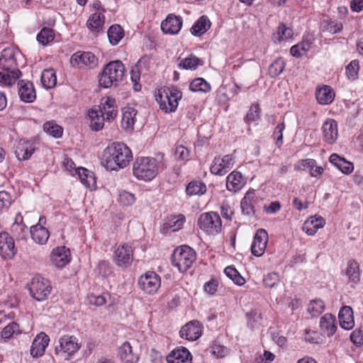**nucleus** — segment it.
I'll list each match as a JSON object with an SVG mask.
<instances>
[{"instance_id":"57","label":"nucleus","mask_w":363,"mask_h":363,"mask_svg":"<svg viewBox=\"0 0 363 363\" xmlns=\"http://www.w3.org/2000/svg\"><path fill=\"white\" fill-rule=\"evenodd\" d=\"M285 129L284 122L282 121L277 125L275 127L272 137L275 141V144L278 147H280L283 143V131Z\"/></svg>"},{"instance_id":"37","label":"nucleus","mask_w":363,"mask_h":363,"mask_svg":"<svg viewBox=\"0 0 363 363\" xmlns=\"http://www.w3.org/2000/svg\"><path fill=\"white\" fill-rule=\"evenodd\" d=\"M315 95L318 102L322 105L331 104L335 97V93L329 86H324L318 89Z\"/></svg>"},{"instance_id":"23","label":"nucleus","mask_w":363,"mask_h":363,"mask_svg":"<svg viewBox=\"0 0 363 363\" xmlns=\"http://www.w3.org/2000/svg\"><path fill=\"white\" fill-rule=\"evenodd\" d=\"M257 202V197L256 196L254 190L248 191L245 194L240 202V208L242 214L252 216L255 213V204Z\"/></svg>"},{"instance_id":"2","label":"nucleus","mask_w":363,"mask_h":363,"mask_svg":"<svg viewBox=\"0 0 363 363\" xmlns=\"http://www.w3.org/2000/svg\"><path fill=\"white\" fill-rule=\"evenodd\" d=\"M124 74L125 67L122 62L111 61L104 67L99 79V85L106 89L117 86L122 81Z\"/></svg>"},{"instance_id":"46","label":"nucleus","mask_w":363,"mask_h":363,"mask_svg":"<svg viewBox=\"0 0 363 363\" xmlns=\"http://www.w3.org/2000/svg\"><path fill=\"white\" fill-rule=\"evenodd\" d=\"M189 89L192 91L207 93L211 91V86L204 79L196 78L190 83Z\"/></svg>"},{"instance_id":"30","label":"nucleus","mask_w":363,"mask_h":363,"mask_svg":"<svg viewBox=\"0 0 363 363\" xmlns=\"http://www.w3.org/2000/svg\"><path fill=\"white\" fill-rule=\"evenodd\" d=\"M325 223L323 217L311 216L304 222L302 230L308 235H314L318 229L324 227Z\"/></svg>"},{"instance_id":"48","label":"nucleus","mask_w":363,"mask_h":363,"mask_svg":"<svg viewBox=\"0 0 363 363\" xmlns=\"http://www.w3.org/2000/svg\"><path fill=\"white\" fill-rule=\"evenodd\" d=\"M184 222V216L182 214L173 216L169 219L168 222L165 223V228L169 229L172 232L178 231L182 228Z\"/></svg>"},{"instance_id":"32","label":"nucleus","mask_w":363,"mask_h":363,"mask_svg":"<svg viewBox=\"0 0 363 363\" xmlns=\"http://www.w3.org/2000/svg\"><path fill=\"white\" fill-rule=\"evenodd\" d=\"M329 161L343 174H349L353 169V164L347 161L345 158L340 157L337 154L333 153L330 156Z\"/></svg>"},{"instance_id":"29","label":"nucleus","mask_w":363,"mask_h":363,"mask_svg":"<svg viewBox=\"0 0 363 363\" xmlns=\"http://www.w3.org/2000/svg\"><path fill=\"white\" fill-rule=\"evenodd\" d=\"M120 358L124 363H137L139 360V354L133 350L128 342H125L118 350Z\"/></svg>"},{"instance_id":"40","label":"nucleus","mask_w":363,"mask_h":363,"mask_svg":"<svg viewBox=\"0 0 363 363\" xmlns=\"http://www.w3.org/2000/svg\"><path fill=\"white\" fill-rule=\"evenodd\" d=\"M30 233L33 241L38 245H45L50 237V232L46 228H30Z\"/></svg>"},{"instance_id":"62","label":"nucleus","mask_w":363,"mask_h":363,"mask_svg":"<svg viewBox=\"0 0 363 363\" xmlns=\"http://www.w3.org/2000/svg\"><path fill=\"white\" fill-rule=\"evenodd\" d=\"M211 352L218 358H222L227 355L228 350L218 342H214L211 346Z\"/></svg>"},{"instance_id":"14","label":"nucleus","mask_w":363,"mask_h":363,"mask_svg":"<svg viewBox=\"0 0 363 363\" xmlns=\"http://www.w3.org/2000/svg\"><path fill=\"white\" fill-rule=\"evenodd\" d=\"M268 233L262 228L257 230L251 246L252 254L256 257L262 256L268 242Z\"/></svg>"},{"instance_id":"63","label":"nucleus","mask_w":363,"mask_h":363,"mask_svg":"<svg viewBox=\"0 0 363 363\" xmlns=\"http://www.w3.org/2000/svg\"><path fill=\"white\" fill-rule=\"evenodd\" d=\"M12 202V196L8 191H0V211L9 208Z\"/></svg>"},{"instance_id":"42","label":"nucleus","mask_w":363,"mask_h":363,"mask_svg":"<svg viewBox=\"0 0 363 363\" xmlns=\"http://www.w3.org/2000/svg\"><path fill=\"white\" fill-rule=\"evenodd\" d=\"M107 35L111 45H117L124 36L122 27L118 24L112 25L108 30Z\"/></svg>"},{"instance_id":"33","label":"nucleus","mask_w":363,"mask_h":363,"mask_svg":"<svg viewBox=\"0 0 363 363\" xmlns=\"http://www.w3.org/2000/svg\"><path fill=\"white\" fill-rule=\"evenodd\" d=\"M335 317L330 313L325 314L320 320V327L327 336H332L336 330Z\"/></svg>"},{"instance_id":"59","label":"nucleus","mask_w":363,"mask_h":363,"mask_svg":"<svg viewBox=\"0 0 363 363\" xmlns=\"http://www.w3.org/2000/svg\"><path fill=\"white\" fill-rule=\"evenodd\" d=\"M280 278L278 273L270 272L263 278V284L266 287L272 288L279 283Z\"/></svg>"},{"instance_id":"34","label":"nucleus","mask_w":363,"mask_h":363,"mask_svg":"<svg viewBox=\"0 0 363 363\" xmlns=\"http://www.w3.org/2000/svg\"><path fill=\"white\" fill-rule=\"evenodd\" d=\"M211 26L209 18L206 16H201L194 23L190 29L191 33L194 36H201L204 34Z\"/></svg>"},{"instance_id":"50","label":"nucleus","mask_w":363,"mask_h":363,"mask_svg":"<svg viewBox=\"0 0 363 363\" xmlns=\"http://www.w3.org/2000/svg\"><path fill=\"white\" fill-rule=\"evenodd\" d=\"M225 274L235 284L242 286L245 279L240 275L238 271L232 266H228L224 269Z\"/></svg>"},{"instance_id":"3","label":"nucleus","mask_w":363,"mask_h":363,"mask_svg":"<svg viewBox=\"0 0 363 363\" xmlns=\"http://www.w3.org/2000/svg\"><path fill=\"white\" fill-rule=\"evenodd\" d=\"M133 173L138 179L151 181L158 174V164L156 159L150 157L137 158L133 163Z\"/></svg>"},{"instance_id":"15","label":"nucleus","mask_w":363,"mask_h":363,"mask_svg":"<svg viewBox=\"0 0 363 363\" xmlns=\"http://www.w3.org/2000/svg\"><path fill=\"white\" fill-rule=\"evenodd\" d=\"M183 24L182 18L173 13L169 14L161 23V29L165 34L177 35Z\"/></svg>"},{"instance_id":"12","label":"nucleus","mask_w":363,"mask_h":363,"mask_svg":"<svg viewBox=\"0 0 363 363\" xmlns=\"http://www.w3.org/2000/svg\"><path fill=\"white\" fill-rule=\"evenodd\" d=\"M70 63L73 67L93 69L98 65V58L90 52H77L71 57Z\"/></svg>"},{"instance_id":"35","label":"nucleus","mask_w":363,"mask_h":363,"mask_svg":"<svg viewBox=\"0 0 363 363\" xmlns=\"http://www.w3.org/2000/svg\"><path fill=\"white\" fill-rule=\"evenodd\" d=\"M178 62L179 68L182 69L195 70L199 66L203 65L201 59L193 55L185 58H179Z\"/></svg>"},{"instance_id":"54","label":"nucleus","mask_w":363,"mask_h":363,"mask_svg":"<svg viewBox=\"0 0 363 363\" xmlns=\"http://www.w3.org/2000/svg\"><path fill=\"white\" fill-rule=\"evenodd\" d=\"M316 162L313 159H305L299 160L294 166V169L297 171H308L315 167Z\"/></svg>"},{"instance_id":"20","label":"nucleus","mask_w":363,"mask_h":363,"mask_svg":"<svg viewBox=\"0 0 363 363\" xmlns=\"http://www.w3.org/2000/svg\"><path fill=\"white\" fill-rule=\"evenodd\" d=\"M179 334L181 337L188 340L194 341L197 340L201 335V328L199 322L193 320L186 323L181 328Z\"/></svg>"},{"instance_id":"49","label":"nucleus","mask_w":363,"mask_h":363,"mask_svg":"<svg viewBox=\"0 0 363 363\" xmlns=\"http://www.w3.org/2000/svg\"><path fill=\"white\" fill-rule=\"evenodd\" d=\"M285 61L282 57L277 58L269 67V74L275 78L283 72L285 68Z\"/></svg>"},{"instance_id":"11","label":"nucleus","mask_w":363,"mask_h":363,"mask_svg":"<svg viewBox=\"0 0 363 363\" xmlns=\"http://www.w3.org/2000/svg\"><path fill=\"white\" fill-rule=\"evenodd\" d=\"M113 260L118 267L130 266L133 260L132 247L127 243L119 245L114 252Z\"/></svg>"},{"instance_id":"27","label":"nucleus","mask_w":363,"mask_h":363,"mask_svg":"<svg viewBox=\"0 0 363 363\" xmlns=\"http://www.w3.org/2000/svg\"><path fill=\"white\" fill-rule=\"evenodd\" d=\"M36 149V143L21 140L16 148V155L19 160H26L31 157Z\"/></svg>"},{"instance_id":"24","label":"nucleus","mask_w":363,"mask_h":363,"mask_svg":"<svg viewBox=\"0 0 363 363\" xmlns=\"http://www.w3.org/2000/svg\"><path fill=\"white\" fill-rule=\"evenodd\" d=\"M50 342V338L45 333H39L33 340L30 354L34 357L42 356Z\"/></svg>"},{"instance_id":"61","label":"nucleus","mask_w":363,"mask_h":363,"mask_svg":"<svg viewBox=\"0 0 363 363\" xmlns=\"http://www.w3.org/2000/svg\"><path fill=\"white\" fill-rule=\"evenodd\" d=\"M135 201L134 194L126 191H122L119 193L118 201L123 206H130L135 203Z\"/></svg>"},{"instance_id":"38","label":"nucleus","mask_w":363,"mask_h":363,"mask_svg":"<svg viewBox=\"0 0 363 363\" xmlns=\"http://www.w3.org/2000/svg\"><path fill=\"white\" fill-rule=\"evenodd\" d=\"M88 115L90 119V128L92 130L98 131L104 128V121H106V119L96 108L89 110Z\"/></svg>"},{"instance_id":"1","label":"nucleus","mask_w":363,"mask_h":363,"mask_svg":"<svg viewBox=\"0 0 363 363\" xmlns=\"http://www.w3.org/2000/svg\"><path fill=\"white\" fill-rule=\"evenodd\" d=\"M133 158L130 149L123 143H113L103 151L101 164L110 171H118L128 165Z\"/></svg>"},{"instance_id":"64","label":"nucleus","mask_w":363,"mask_h":363,"mask_svg":"<svg viewBox=\"0 0 363 363\" xmlns=\"http://www.w3.org/2000/svg\"><path fill=\"white\" fill-rule=\"evenodd\" d=\"M350 340L356 346L363 345L362 331L359 329H355L350 335Z\"/></svg>"},{"instance_id":"19","label":"nucleus","mask_w":363,"mask_h":363,"mask_svg":"<svg viewBox=\"0 0 363 363\" xmlns=\"http://www.w3.org/2000/svg\"><path fill=\"white\" fill-rule=\"evenodd\" d=\"M323 137L329 145L333 144L338 138L337 123L333 119L326 120L322 125Z\"/></svg>"},{"instance_id":"21","label":"nucleus","mask_w":363,"mask_h":363,"mask_svg":"<svg viewBox=\"0 0 363 363\" xmlns=\"http://www.w3.org/2000/svg\"><path fill=\"white\" fill-rule=\"evenodd\" d=\"M18 95L21 100L26 103H31L36 98V93L32 82L21 80L18 83Z\"/></svg>"},{"instance_id":"17","label":"nucleus","mask_w":363,"mask_h":363,"mask_svg":"<svg viewBox=\"0 0 363 363\" xmlns=\"http://www.w3.org/2000/svg\"><path fill=\"white\" fill-rule=\"evenodd\" d=\"M50 260L57 268H62L70 262V252L65 246L57 247L52 250Z\"/></svg>"},{"instance_id":"9","label":"nucleus","mask_w":363,"mask_h":363,"mask_svg":"<svg viewBox=\"0 0 363 363\" xmlns=\"http://www.w3.org/2000/svg\"><path fill=\"white\" fill-rule=\"evenodd\" d=\"M138 285L145 293L155 294L161 285L160 277L153 271H148L139 277Z\"/></svg>"},{"instance_id":"45","label":"nucleus","mask_w":363,"mask_h":363,"mask_svg":"<svg viewBox=\"0 0 363 363\" xmlns=\"http://www.w3.org/2000/svg\"><path fill=\"white\" fill-rule=\"evenodd\" d=\"M43 130L46 133L55 138H61L63 133L62 128L53 121L45 123Z\"/></svg>"},{"instance_id":"56","label":"nucleus","mask_w":363,"mask_h":363,"mask_svg":"<svg viewBox=\"0 0 363 363\" xmlns=\"http://www.w3.org/2000/svg\"><path fill=\"white\" fill-rule=\"evenodd\" d=\"M174 155L177 160L186 162L189 160L190 150L182 145H177Z\"/></svg>"},{"instance_id":"18","label":"nucleus","mask_w":363,"mask_h":363,"mask_svg":"<svg viewBox=\"0 0 363 363\" xmlns=\"http://www.w3.org/2000/svg\"><path fill=\"white\" fill-rule=\"evenodd\" d=\"M60 348L56 347V352L62 353L68 356L72 355L79 349L77 338L73 336L65 335L59 340Z\"/></svg>"},{"instance_id":"53","label":"nucleus","mask_w":363,"mask_h":363,"mask_svg":"<svg viewBox=\"0 0 363 363\" xmlns=\"http://www.w3.org/2000/svg\"><path fill=\"white\" fill-rule=\"evenodd\" d=\"M21 330L19 325L16 322H11L8 324L1 331V337L4 340H8L14 334H19Z\"/></svg>"},{"instance_id":"8","label":"nucleus","mask_w":363,"mask_h":363,"mask_svg":"<svg viewBox=\"0 0 363 363\" xmlns=\"http://www.w3.org/2000/svg\"><path fill=\"white\" fill-rule=\"evenodd\" d=\"M0 67L11 75L14 79H18L21 76V72L17 66L16 59L12 49H4L0 57Z\"/></svg>"},{"instance_id":"31","label":"nucleus","mask_w":363,"mask_h":363,"mask_svg":"<svg viewBox=\"0 0 363 363\" xmlns=\"http://www.w3.org/2000/svg\"><path fill=\"white\" fill-rule=\"evenodd\" d=\"M340 325L345 330H350L354 325L353 311L350 306H343L338 314Z\"/></svg>"},{"instance_id":"10","label":"nucleus","mask_w":363,"mask_h":363,"mask_svg":"<svg viewBox=\"0 0 363 363\" xmlns=\"http://www.w3.org/2000/svg\"><path fill=\"white\" fill-rule=\"evenodd\" d=\"M235 158L232 155L214 158L211 166V172L216 175L222 176L228 172L234 166Z\"/></svg>"},{"instance_id":"7","label":"nucleus","mask_w":363,"mask_h":363,"mask_svg":"<svg viewBox=\"0 0 363 363\" xmlns=\"http://www.w3.org/2000/svg\"><path fill=\"white\" fill-rule=\"evenodd\" d=\"M29 291L33 298L42 301L50 294L51 286L48 279L40 276H35L32 279Z\"/></svg>"},{"instance_id":"39","label":"nucleus","mask_w":363,"mask_h":363,"mask_svg":"<svg viewBox=\"0 0 363 363\" xmlns=\"http://www.w3.org/2000/svg\"><path fill=\"white\" fill-rule=\"evenodd\" d=\"M104 24V16L100 13H93L88 19L86 25L89 29L95 33L102 30Z\"/></svg>"},{"instance_id":"43","label":"nucleus","mask_w":363,"mask_h":363,"mask_svg":"<svg viewBox=\"0 0 363 363\" xmlns=\"http://www.w3.org/2000/svg\"><path fill=\"white\" fill-rule=\"evenodd\" d=\"M206 191V184L199 181L189 182L186 188V192L189 196L202 195Z\"/></svg>"},{"instance_id":"16","label":"nucleus","mask_w":363,"mask_h":363,"mask_svg":"<svg viewBox=\"0 0 363 363\" xmlns=\"http://www.w3.org/2000/svg\"><path fill=\"white\" fill-rule=\"evenodd\" d=\"M16 254L13 238L8 233H0V255L4 259H11Z\"/></svg>"},{"instance_id":"26","label":"nucleus","mask_w":363,"mask_h":363,"mask_svg":"<svg viewBox=\"0 0 363 363\" xmlns=\"http://www.w3.org/2000/svg\"><path fill=\"white\" fill-rule=\"evenodd\" d=\"M137 113V110L130 106H126L123 108L121 127L126 132H131L133 130Z\"/></svg>"},{"instance_id":"44","label":"nucleus","mask_w":363,"mask_h":363,"mask_svg":"<svg viewBox=\"0 0 363 363\" xmlns=\"http://www.w3.org/2000/svg\"><path fill=\"white\" fill-rule=\"evenodd\" d=\"M346 275L353 283H357L359 280V269L358 264L354 260H350L346 269Z\"/></svg>"},{"instance_id":"25","label":"nucleus","mask_w":363,"mask_h":363,"mask_svg":"<svg viewBox=\"0 0 363 363\" xmlns=\"http://www.w3.org/2000/svg\"><path fill=\"white\" fill-rule=\"evenodd\" d=\"M246 184V179L238 171H233L226 178V188L232 192H238Z\"/></svg>"},{"instance_id":"55","label":"nucleus","mask_w":363,"mask_h":363,"mask_svg":"<svg viewBox=\"0 0 363 363\" xmlns=\"http://www.w3.org/2000/svg\"><path fill=\"white\" fill-rule=\"evenodd\" d=\"M247 316L248 318L247 325L251 328H256L257 325L260 324L262 318L261 313L256 309L251 310L247 313Z\"/></svg>"},{"instance_id":"58","label":"nucleus","mask_w":363,"mask_h":363,"mask_svg":"<svg viewBox=\"0 0 363 363\" xmlns=\"http://www.w3.org/2000/svg\"><path fill=\"white\" fill-rule=\"evenodd\" d=\"M260 108L258 104H254L250 106L249 111L247 112L245 120L246 123H250L251 122L256 121L259 118Z\"/></svg>"},{"instance_id":"13","label":"nucleus","mask_w":363,"mask_h":363,"mask_svg":"<svg viewBox=\"0 0 363 363\" xmlns=\"http://www.w3.org/2000/svg\"><path fill=\"white\" fill-rule=\"evenodd\" d=\"M99 113L105 116L106 121L115 119L118 114V106L115 99L110 96H104L101 99L100 104L96 108Z\"/></svg>"},{"instance_id":"28","label":"nucleus","mask_w":363,"mask_h":363,"mask_svg":"<svg viewBox=\"0 0 363 363\" xmlns=\"http://www.w3.org/2000/svg\"><path fill=\"white\" fill-rule=\"evenodd\" d=\"M166 360L167 363H191L192 356L187 349L182 347L172 350Z\"/></svg>"},{"instance_id":"52","label":"nucleus","mask_w":363,"mask_h":363,"mask_svg":"<svg viewBox=\"0 0 363 363\" xmlns=\"http://www.w3.org/2000/svg\"><path fill=\"white\" fill-rule=\"evenodd\" d=\"M310 48L311 45L308 42H301L293 45L290 49V53L294 57H300L305 55Z\"/></svg>"},{"instance_id":"41","label":"nucleus","mask_w":363,"mask_h":363,"mask_svg":"<svg viewBox=\"0 0 363 363\" xmlns=\"http://www.w3.org/2000/svg\"><path fill=\"white\" fill-rule=\"evenodd\" d=\"M41 83L44 88L49 89L55 86L57 77L53 69H45L41 74Z\"/></svg>"},{"instance_id":"47","label":"nucleus","mask_w":363,"mask_h":363,"mask_svg":"<svg viewBox=\"0 0 363 363\" xmlns=\"http://www.w3.org/2000/svg\"><path fill=\"white\" fill-rule=\"evenodd\" d=\"M324 309L325 303L320 299L311 301L307 307V311L312 317L319 316Z\"/></svg>"},{"instance_id":"6","label":"nucleus","mask_w":363,"mask_h":363,"mask_svg":"<svg viewBox=\"0 0 363 363\" xmlns=\"http://www.w3.org/2000/svg\"><path fill=\"white\" fill-rule=\"evenodd\" d=\"M199 228L208 235H217L222 230L220 216L213 211L203 213L198 219Z\"/></svg>"},{"instance_id":"36","label":"nucleus","mask_w":363,"mask_h":363,"mask_svg":"<svg viewBox=\"0 0 363 363\" xmlns=\"http://www.w3.org/2000/svg\"><path fill=\"white\" fill-rule=\"evenodd\" d=\"M81 182L87 188H94L96 184V178L91 171L84 167H79L76 169Z\"/></svg>"},{"instance_id":"4","label":"nucleus","mask_w":363,"mask_h":363,"mask_svg":"<svg viewBox=\"0 0 363 363\" xmlns=\"http://www.w3.org/2000/svg\"><path fill=\"white\" fill-rule=\"evenodd\" d=\"M182 97V91L177 87H164L158 90L156 101L164 113L174 112Z\"/></svg>"},{"instance_id":"5","label":"nucleus","mask_w":363,"mask_h":363,"mask_svg":"<svg viewBox=\"0 0 363 363\" xmlns=\"http://www.w3.org/2000/svg\"><path fill=\"white\" fill-rule=\"evenodd\" d=\"M196 259L195 250L188 245L176 248L172 255V264L180 272H186Z\"/></svg>"},{"instance_id":"60","label":"nucleus","mask_w":363,"mask_h":363,"mask_svg":"<svg viewBox=\"0 0 363 363\" xmlns=\"http://www.w3.org/2000/svg\"><path fill=\"white\" fill-rule=\"evenodd\" d=\"M359 62L358 60H352L346 67V74L349 79L354 80L357 77L359 71Z\"/></svg>"},{"instance_id":"22","label":"nucleus","mask_w":363,"mask_h":363,"mask_svg":"<svg viewBox=\"0 0 363 363\" xmlns=\"http://www.w3.org/2000/svg\"><path fill=\"white\" fill-rule=\"evenodd\" d=\"M11 237L13 240H26L28 238V228L23 223V219L21 214L19 213L15 218V221L11 228Z\"/></svg>"},{"instance_id":"51","label":"nucleus","mask_w":363,"mask_h":363,"mask_svg":"<svg viewBox=\"0 0 363 363\" xmlns=\"http://www.w3.org/2000/svg\"><path fill=\"white\" fill-rule=\"evenodd\" d=\"M54 30L50 28H43L37 35V40L39 43L46 45L54 40Z\"/></svg>"}]
</instances>
